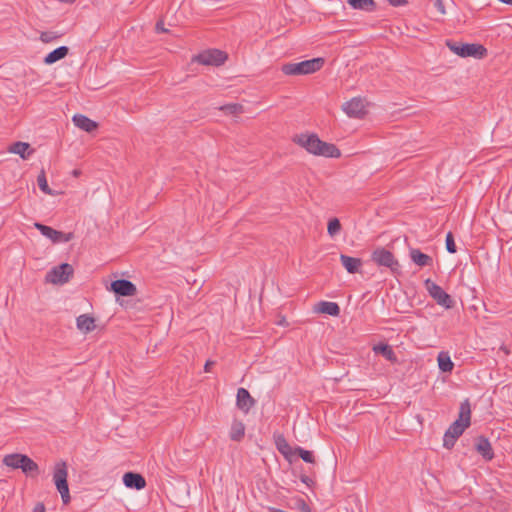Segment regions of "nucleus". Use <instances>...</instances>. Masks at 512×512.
I'll return each instance as SVG.
<instances>
[{"label": "nucleus", "mask_w": 512, "mask_h": 512, "mask_svg": "<svg viewBox=\"0 0 512 512\" xmlns=\"http://www.w3.org/2000/svg\"><path fill=\"white\" fill-rule=\"evenodd\" d=\"M471 424V407L468 399L460 404L459 416L449 428L443 437V446L451 449L455 445L456 440L464 433L466 428Z\"/></svg>", "instance_id": "nucleus-1"}, {"label": "nucleus", "mask_w": 512, "mask_h": 512, "mask_svg": "<svg viewBox=\"0 0 512 512\" xmlns=\"http://www.w3.org/2000/svg\"><path fill=\"white\" fill-rule=\"evenodd\" d=\"M294 142L305 148L309 153L325 157H340V150L330 143L319 139L316 134H300L294 137Z\"/></svg>", "instance_id": "nucleus-2"}, {"label": "nucleus", "mask_w": 512, "mask_h": 512, "mask_svg": "<svg viewBox=\"0 0 512 512\" xmlns=\"http://www.w3.org/2000/svg\"><path fill=\"white\" fill-rule=\"evenodd\" d=\"M3 464L12 469H21L24 474L34 477L39 473L38 464L24 454H8L3 458Z\"/></svg>", "instance_id": "nucleus-3"}, {"label": "nucleus", "mask_w": 512, "mask_h": 512, "mask_svg": "<svg viewBox=\"0 0 512 512\" xmlns=\"http://www.w3.org/2000/svg\"><path fill=\"white\" fill-rule=\"evenodd\" d=\"M324 65L323 58H313L298 63H287L282 66L285 75H307L319 71Z\"/></svg>", "instance_id": "nucleus-4"}, {"label": "nucleus", "mask_w": 512, "mask_h": 512, "mask_svg": "<svg viewBox=\"0 0 512 512\" xmlns=\"http://www.w3.org/2000/svg\"><path fill=\"white\" fill-rule=\"evenodd\" d=\"M68 468L64 461H58L53 468V482L61 495L63 504L67 505L70 500L69 487L67 482Z\"/></svg>", "instance_id": "nucleus-5"}, {"label": "nucleus", "mask_w": 512, "mask_h": 512, "mask_svg": "<svg viewBox=\"0 0 512 512\" xmlns=\"http://www.w3.org/2000/svg\"><path fill=\"white\" fill-rule=\"evenodd\" d=\"M446 46L453 53L463 58L474 57L477 59H482L487 55V49L481 44L459 43L452 40H447Z\"/></svg>", "instance_id": "nucleus-6"}, {"label": "nucleus", "mask_w": 512, "mask_h": 512, "mask_svg": "<svg viewBox=\"0 0 512 512\" xmlns=\"http://www.w3.org/2000/svg\"><path fill=\"white\" fill-rule=\"evenodd\" d=\"M227 60V54L218 49L205 50L195 56L192 61L206 66H220Z\"/></svg>", "instance_id": "nucleus-7"}, {"label": "nucleus", "mask_w": 512, "mask_h": 512, "mask_svg": "<svg viewBox=\"0 0 512 512\" xmlns=\"http://www.w3.org/2000/svg\"><path fill=\"white\" fill-rule=\"evenodd\" d=\"M424 285L429 295L436 301L438 305L446 309H451L454 306V300L452 297L431 279H426Z\"/></svg>", "instance_id": "nucleus-8"}, {"label": "nucleus", "mask_w": 512, "mask_h": 512, "mask_svg": "<svg viewBox=\"0 0 512 512\" xmlns=\"http://www.w3.org/2000/svg\"><path fill=\"white\" fill-rule=\"evenodd\" d=\"M371 259L378 266H383V267L389 268L392 273L397 272L399 269V263L395 259L392 252H390L389 250H387L383 247L376 248L372 252Z\"/></svg>", "instance_id": "nucleus-9"}, {"label": "nucleus", "mask_w": 512, "mask_h": 512, "mask_svg": "<svg viewBox=\"0 0 512 512\" xmlns=\"http://www.w3.org/2000/svg\"><path fill=\"white\" fill-rule=\"evenodd\" d=\"M73 267L68 263H62L59 266L54 267L46 275L47 282L53 284H64L69 281V278L73 275Z\"/></svg>", "instance_id": "nucleus-10"}, {"label": "nucleus", "mask_w": 512, "mask_h": 512, "mask_svg": "<svg viewBox=\"0 0 512 512\" xmlns=\"http://www.w3.org/2000/svg\"><path fill=\"white\" fill-rule=\"evenodd\" d=\"M35 227L43 236L51 239L54 243L69 242L74 237L73 233H63L44 224L36 223Z\"/></svg>", "instance_id": "nucleus-11"}, {"label": "nucleus", "mask_w": 512, "mask_h": 512, "mask_svg": "<svg viewBox=\"0 0 512 512\" xmlns=\"http://www.w3.org/2000/svg\"><path fill=\"white\" fill-rule=\"evenodd\" d=\"M344 112L353 118H362L365 115V105L361 98H353L343 104Z\"/></svg>", "instance_id": "nucleus-12"}, {"label": "nucleus", "mask_w": 512, "mask_h": 512, "mask_svg": "<svg viewBox=\"0 0 512 512\" xmlns=\"http://www.w3.org/2000/svg\"><path fill=\"white\" fill-rule=\"evenodd\" d=\"M111 290L120 296H134L137 292L136 286L129 280L119 279L111 283Z\"/></svg>", "instance_id": "nucleus-13"}, {"label": "nucleus", "mask_w": 512, "mask_h": 512, "mask_svg": "<svg viewBox=\"0 0 512 512\" xmlns=\"http://www.w3.org/2000/svg\"><path fill=\"white\" fill-rule=\"evenodd\" d=\"M255 400L250 395L249 391L245 388H239L236 395L237 407L245 413L254 406Z\"/></svg>", "instance_id": "nucleus-14"}, {"label": "nucleus", "mask_w": 512, "mask_h": 512, "mask_svg": "<svg viewBox=\"0 0 512 512\" xmlns=\"http://www.w3.org/2000/svg\"><path fill=\"white\" fill-rule=\"evenodd\" d=\"M123 483L127 488L141 490L146 486L145 478L139 474L134 472H126L123 475Z\"/></svg>", "instance_id": "nucleus-15"}, {"label": "nucleus", "mask_w": 512, "mask_h": 512, "mask_svg": "<svg viewBox=\"0 0 512 512\" xmlns=\"http://www.w3.org/2000/svg\"><path fill=\"white\" fill-rule=\"evenodd\" d=\"M476 451L487 461L494 457V452L489 440L484 436H478L475 443Z\"/></svg>", "instance_id": "nucleus-16"}, {"label": "nucleus", "mask_w": 512, "mask_h": 512, "mask_svg": "<svg viewBox=\"0 0 512 512\" xmlns=\"http://www.w3.org/2000/svg\"><path fill=\"white\" fill-rule=\"evenodd\" d=\"M72 121L76 127L86 132H92L98 127L95 121L82 114L74 115Z\"/></svg>", "instance_id": "nucleus-17"}, {"label": "nucleus", "mask_w": 512, "mask_h": 512, "mask_svg": "<svg viewBox=\"0 0 512 512\" xmlns=\"http://www.w3.org/2000/svg\"><path fill=\"white\" fill-rule=\"evenodd\" d=\"M10 153L19 155L22 159L27 160L34 153V149L30 148L29 143L15 142L8 148Z\"/></svg>", "instance_id": "nucleus-18"}, {"label": "nucleus", "mask_w": 512, "mask_h": 512, "mask_svg": "<svg viewBox=\"0 0 512 512\" xmlns=\"http://www.w3.org/2000/svg\"><path fill=\"white\" fill-rule=\"evenodd\" d=\"M340 261L346 271L350 274L359 272L362 266L360 258L351 257L345 254L340 255Z\"/></svg>", "instance_id": "nucleus-19"}, {"label": "nucleus", "mask_w": 512, "mask_h": 512, "mask_svg": "<svg viewBox=\"0 0 512 512\" xmlns=\"http://www.w3.org/2000/svg\"><path fill=\"white\" fill-rule=\"evenodd\" d=\"M315 311L336 317L340 314V307L335 302L321 301L316 305Z\"/></svg>", "instance_id": "nucleus-20"}, {"label": "nucleus", "mask_w": 512, "mask_h": 512, "mask_svg": "<svg viewBox=\"0 0 512 512\" xmlns=\"http://www.w3.org/2000/svg\"><path fill=\"white\" fill-rule=\"evenodd\" d=\"M68 53L69 48L67 46H60L45 56L44 63L47 65L54 64L57 61L65 58L68 55Z\"/></svg>", "instance_id": "nucleus-21"}, {"label": "nucleus", "mask_w": 512, "mask_h": 512, "mask_svg": "<svg viewBox=\"0 0 512 512\" xmlns=\"http://www.w3.org/2000/svg\"><path fill=\"white\" fill-rule=\"evenodd\" d=\"M411 260L420 267L430 266L433 263L431 256L421 252L419 249H411Z\"/></svg>", "instance_id": "nucleus-22"}, {"label": "nucleus", "mask_w": 512, "mask_h": 512, "mask_svg": "<svg viewBox=\"0 0 512 512\" xmlns=\"http://www.w3.org/2000/svg\"><path fill=\"white\" fill-rule=\"evenodd\" d=\"M77 328L84 333H89L95 329V319L87 314H82L77 317Z\"/></svg>", "instance_id": "nucleus-23"}, {"label": "nucleus", "mask_w": 512, "mask_h": 512, "mask_svg": "<svg viewBox=\"0 0 512 512\" xmlns=\"http://www.w3.org/2000/svg\"><path fill=\"white\" fill-rule=\"evenodd\" d=\"M373 351L376 354H381L386 360L395 363L397 361V357L392 349V347L388 344L380 343L373 347Z\"/></svg>", "instance_id": "nucleus-24"}, {"label": "nucleus", "mask_w": 512, "mask_h": 512, "mask_svg": "<svg viewBox=\"0 0 512 512\" xmlns=\"http://www.w3.org/2000/svg\"><path fill=\"white\" fill-rule=\"evenodd\" d=\"M348 5L355 10L372 12L376 9L374 0H347Z\"/></svg>", "instance_id": "nucleus-25"}, {"label": "nucleus", "mask_w": 512, "mask_h": 512, "mask_svg": "<svg viewBox=\"0 0 512 512\" xmlns=\"http://www.w3.org/2000/svg\"><path fill=\"white\" fill-rule=\"evenodd\" d=\"M438 365L439 369L442 372H451L453 370L454 364L447 353L441 352L438 355Z\"/></svg>", "instance_id": "nucleus-26"}, {"label": "nucleus", "mask_w": 512, "mask_h": 512, "mask_svg": "<svg viewBox=\"0 0 512 512\" xmlns=\"http://www.w3.org/2000/svg\"><path fill=\"white\" fill-rule=\"evenodd\" d=\"M245 427L242 422H234L230 431V438L234 441H240L244 437Z\"/></svg>", "instance_id": "nucleus-27"}, {"label": "nucleus", "mask_w": 512, "mask_h": 512, "mask_svg": "<svg viewBox=\"0 0 512 512\" xmlns=\"http://www.w3.org/2000/svg\"><path fill=\"white\" fill-rule=\"evenodd\" d=\"M37 184L43 193L53 195L52 190L49 188L44 170H41L40 174L37 176Z\"/></svg>", "instance_id": "nucleus-28"}, {"label": "nucleus", "mask_w": 512, "mask_h": 512, "mask_svg": "<svg viewBox=\"0 0 512 512\" xmlns=\"http://www.w3.org/2000/svg\"><path fill=\"white\" fill-rule=\"evenodd\" d=\"M279 452L288 458L291 454H294L292 447L286 442L284 438H279L276 442Z\"/></svg>", "instance_id": "nucleus-29"}, {"label": "nucleus", "mask_w": 512, "mask_h": 512, "mask_svg": "<svg viewBox=\"0 0 512 512\" xmlns=\"http://www.w3.org/2000/svg\"><path fill=\"white\" fill-rule=\"evenodd\" d=\"M294 454H297L306 463H314V456L311 451L305 450L302 447H296Z\"/></svg>", "instance_id": "nucleus-30"}, {"label": "nucleus", "mask_w": 512, "mask_h": 512, "mask_svg": "<svg viewBox=\"0 0 512 512\" xmlns=\"http://www.w3.org/2000/svg\"><path fill=\"white\" fill-rule=\"evenodd\" d=\"M341 230L340 221L337 218H333L328 222L327 231L331 237L336 236Z\"/></svg>", "instance_id": "nucleus-31"}, {"label": "nucleus", "mask_w": 512, "mask_h": 512, "mask_svg": "<svg viewBox=\"0 0 512 512\" xmlns=\"http://www.w3.org/2000/svg\"><path fill=\"white\" fill-rule=\"evenodd\" d=\"M220 110L226 114H239L243 112V106L240 104L232 103L220 107Z\"/></svg>", "instance_id": "nucleus-32"}, {"label": "nucleus", "mask_w": 512, "mask_h": 512, "mask_svg": "<svg viewBox=\"0 0 512 512\" xmlns=\"http://www.w3.org/2000/svg\"><path fill=\"white\" fill-rule=\"evenodd\" d=\"M445 242L447 251L451 254L456 253L457 247L454 241L453 234L451 232L447 233Z\"/></svg>", "instance_id": "nucleus-33"}, {"label": "nucleus", "mask_w": 512, "mask_h": 512, "mask_svg": "<svg viewBox=\"0 0 512 512\" xmlns=\"http://www.w3.org/2000/svg\"><path fill=\"white\" fill-rule=\"evenodd\" d=\"M57 38H58V35L55 32H51V31L42 32L40 34V40L44 43L53 42Z\"/></svg>", "instance_id": "nucleus-34"}, {"label": "nucleus", "mask_w": 512, "mask_h": 512, "mask_svg": "<svg viewBox=\"0 0 512 512\" xmlns=\"http://www.w3.org/2000/svg\"><path fill=\"white\" fill-rule=\"evenodd\" d=\"M155 29H156V32H158V33H167L168 32V30L164 27L163 20H159L156 23Z\"/></svg>", "instance_id": "nucleus-35"}, {"label": "nucleus", "mask_w": 512, "mask_h": 512, "mask_svg": "<svg viewBox=\"0 0 512 512\" xmlns=\"http://www.w3.org/2000/svg\"><path fill=\"white\" fill-rule=\"evenodd\" d=\"M434 6L441 14H445L446 11L442 0H435Z\"/></svg>", "instance_id": "nucleus-36"}, {"label": "nucleus", "mask_w": 512, "mask_h": 512, "mask_svg": "<svg viewBox=\"0 0 512 512\" xmlns=\"http://www.w3.org/2000/svg\"><path fill=\"white\" fill-rule=\"evenodd\" d=\"M390 5L394 7L404 6L407 4V0H387Z\"/></svg>", "instance_id": "nucleus-37"}, {"label": "nucleus", "mask_w": 512, "mask_h": 512, "mask_svg": "<svg viewBox=\"0 0 512 512\" xmlns=\"http://www.w3.org/2000/svg\"><path fill=\"white\" fill-rule=\"evenodd\" d=\"M33 512H45V506L43 503H37L33 509Z\"/></svg>", "instance_id": "nucleus-38"}, {"label": "nucleus", "mask_w": 512, "mask_h": 512, "mask_svg": "<svg viewBox=\"0 0 512 512\" xmlns=\"http://www.w3.org/2000/svg\"><path fill=\"white\" fill-rule=\"evenodd\" d=\"M300 479H301V481H302L303 483H305V484H306V485H308V486H309L311 483H313L312 479H311L310 477L306 476V475H302V476L300 477Z\"/></svg>", "instance_id": "nucleus-39"}, {"label": "nucleus", "mask_w": 512, "mask_h": 512, "mask_svg": "<svg viewBox=\"0 0 512 512\" xmlns=\"http://www.w3.org/2000/svg\"><path fill=\"white\" fill-rule=\"evenodd\" d=\"M300 510L302 512H311V509L308 504H306L304 501L301 502Z\"/></svg>", "instance_id": "nucleus-40"}, {"label": "nucleus", "mask_w": 512, "mask_h": 512, "mask_svg": "<svg viewBox=\"0 0 512 512\" xmlns=\"http://www.w3.org/2000/svg\"><path fill=\"white\" fill-rule=\"evenodd\" d=\"M215 363L213 361H207L204 366L205 372H210L211 366H213Z\"/></svg>", "instance_id": "nucleus-41"}, {"label": "nucleus", "mask_w": 512, "mask_h": 512, "mask_svg": "<svg viewBox=\"0 0 512 512\" xmlns=\"http://www.w3.org/2000/svg\"><path fill=\"white\" fill-rule=\"evenodd\" d=\"M73 174H74L75 176H78V175L80 174V172H79L78 170H74V171H73Z\"/></svg>", "instance_id": "nucleus-42"}]
</instances>
